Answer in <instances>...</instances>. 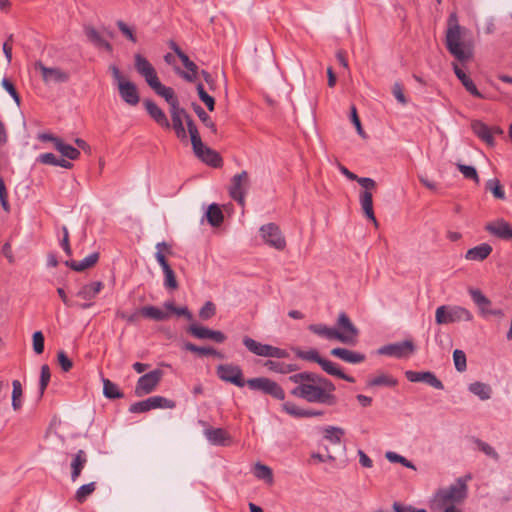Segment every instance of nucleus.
<instances>
[{
	"mask_svg": "<svg viewBox=\"0 0 512 512\" xmlns=\"http://www.w3.org/2000/svg\"><path fill=\"white\" fill-rule=\"evenodd\" d=\"M297 386L291 390L295 397L309 403L333 406L337 403L335 385L328 379L314 373L302 372L289 377Z\"/></svg>",
	"mask_w": 512,
	"mask_h": 512,
	"instance_id": "obj_1",
	"label": "nucleus"
},
{
	"mask_svg": "<svg viewBox=\"0 0 512 512\" xmlns=\"http://www.w3.org/2000/svg\"><path fill=\"white\" fill-rule=\"evenodd\" d=\"M468 30L459 24L456 12H452L447 19L445 44L449 53L458 61L464 63L472 59V44L465 40Z\"/></svg>",
	"mask_w": 512,
	"mask_h": 512,
	"instance_id": "obj_2",
	"label": "nucleus"
},
{
	"mask_svg": "<svg viewBox=\"0 0 512 512\" xmlns=\"http://www.w3.org/2000/svg\"><path fill=\"white\" fill-rule=\"evenodd\" d=\"M134 66L137 73L145 79L148 86L167 101L170 111L181 108L174 90L160 82L155 68L144 56L139 53L135 54Z\"/></svg>",
	"mask_w": 512,
	"mask_h": 512,
	"instance_id": "obj_3",
	"label": "nucleus"
},
{
	"mask_svg": "<svg viewBox=\"0 0 512 512\" xmlns=\"http://www.w3.org/2000/svg\"><path fill=\"white\" fill-rule=\"evenodd\" d=\"M471 475L459 477L456 481L444 488L438 489L432 499V505L435 508L441 509L449 505H460L468 497V482L471 480Z\"/></svg>",
	"mask_w": 512,
	"mask_h": 512,
	"instance_id": "obj_4",
	"label": "nucleus"
},
{
	"mask_svg": "<svg viewBox=\"0 0 512 512\" xmlns=\"http://www.w3.org/2000/svg\"><path fill=\"white\" fill-rule=\"evenodd\" d=\"M473 318V314L467 308L458 305H441L435 311V321L438 325L470 322Z\"/></svg>",
	"mask_w": 512,
	"mask_h": 512,
	"instance_id": "obj_5",
	"label": "nucleus"
},
{
	"mask_svg": "<svg viewBox=\"0 0 512 512\" xmlns=\"http://www.w3.org/2000/svg\"><path fill=\"white\" fill-rule=\"evenodd\" d=\"M112 77L118 87L122 100L131 106H136L140 101V96L136 85L128 80L116 65L109 67Z\"/></svg>",
	"mask_w": 512,
	"mask_h": 512,
	"instance_id": "obj_6",
	"label": "nucleus"
},
{
	"mask_svg": "<svg viewBox=\"0 0 512 512\" xmlns=\"http://www.w3.org/2000/svg\"><path fill=\"white\" fill-rule=\"evenodd\" d=\"M357 182L364 188L359 195L361 209L365 216L377 226V220L373 210V196L371 190L376 188V182L372 178L358 177Z\"/></svg>",
	"mask_w": 512,
	"mask_h": 512,
	"instance_id": "obj_7",
	"label": "nucleus"
},
{
	"mask_svg": "<svg viewBox=\"0 0 512 512\" xmlns=\"http://www.w3.org/2000/svg\"><path fill=\"white\" fill-rule=\"evenodd\" d=\"M244 346L253 354L261 357L286 358L289 356L285 349L278 348L269 344L260 343L250 337L243 338Z\"/></svg>",
	"mask_w": 512,
	"mask_h": 512,
	"instance_id": "obj_8",
	"label": "nucleus"
},
{
	"mask_svg": "<svg viewBox=\"0 0 512 512\" xmlns=\"http://www.w3.org/2000/svg\"><path fill=\"white\" fill-rule=\"evenodd\" d=\"M336 331L338 332V341L348 345L356 344L359 336V330L352 323L346 313L338 315L336 322Z\"/></svg>",
	"mask_w": 512,
	"mask_h": 512,
	"instance_id": "obj_9",
	"label": "nucleus"
},
{
	"mask_svg": "<svg viewBox=\"0 0 512 512\" xmlns=\"http://www.w3.org/2000/svg\"><path fill=\"white\" fill-rule=\"evenodd\" d=\"M247 385L252 390L262 391L278 400L285 399V392L275 381L266 377H257L247 380Z\"/></svg>",
	"mask_w": 512,
	"mask_h": 512,
	"instance_id": "obj_10",
	"label": "nucleus"
},
{
	"mask_svg": "<svg viewBox=\"0 0 512 512\" xmlns=\"http://www.w3.org/2000/svg\"><path fill=\"white\" fill-rule=\"evenodd\" d=\"M260 236L266 245L276 250L281 251L286 247L285 237L283 236L279 226L275 223L263 225L260 228Z\"/></svg>",
	"mask_w": 512,
	"mask_h": 512,
	"instance_id": "obj_11",
	"label": "nucleus"
},
{
	"mask_svg": "<svg viewBox=\"0 0 512 512\" xmlns=\"http://www.w3.org/2000/svg\"><path fill=\"white\" fill-rule=\"evenodd\" d=\"M250 186V179L247 171H242L233 176L229 188L230 196L242 207L245 205V195Z\"/></svg>",
	"mask_w": 512,
	"mask_h": 512,
	"instance_id": "obj_12",
	"label": "nucleus"
},
{
	"mask_svg": "<svg viewBox=\"0 0 512 512\" xmlns=\"http://www.w3.org/2000/svg\"><path fill=\"white\" fill-rule=\"evenodd\" d=\"M163 374L162 370L155 369L141 376L137 381L135 394L141 397L153 392L161 381Z\"/></svg>",
	"mask_w": 512,
	"mask_h": 512,
	"instance_id": "obj_13",
	"label": "nucleus"
},
{
	"mask_svg": "<svg viewBox=\"0 0 512 512\" xmlns=\"http://www.w3.org/2000/svg\"><path fill=\"white\" fill-rule=\"evenodd\" d=\"M174 407V401L169 400L163 396H153L146 400L132 404L129 408V411L132 413H143L157 408L173 409Z\"/></svg>",
	"mask_w": 512,
	"mask_h": 512,
	"instance_id": "obj_14",
	"label": "nucleus"
},
{
	"mask_svg": "<svg viewBox=\"0 0 512 512\" xmlns=\"http://www.w3.org/2000/svg\"><path fill=\"white\" fill-rule=\"evenodd\" d=\"M217 376L224 382L243 387L247 381L243 378L242 369L234 364H220L216 369Z\"/></svg>",
	"mask_w": 512,
	"mask_h": 512,
	"instance_id": "obj_15",
	"label": "nucleus"
},
{
	"mask_svg": "<svg viewBox=\"0 0 512 512\" xmlns=\"http://www.w3.org/2000/svg\"><path fill=\"white\" fill-rule=\"evenodd\" d=\"M35 68L40 71L43 81L46 84L65 83L69 80V73L59 67H46L38 62Z\"/></svg>",
	"mask_w": 512,
	"mask_h": 512,
	"instance_id": "obj_16",
	"label": "nucleus"
},
{
	"mask_svg": "<svg viewBox=\"0 0 512 512\" xmlns=\"http://www.w3.org/2000/svg\"><path fill=\"white\" fill-rule=\"evenodd\" d=\"M103 283L101 281H95L89 284L83 285L77 292V296L84 300L83 303H76V307L81 309H88L93 305L92 300L98 295L103 289Z\"/></svg>",
	"mask_w": 512,
	"mask_h": 512,
	"instance_id": "obj_17",
	"label": "nucleus"
},
{
	"mask_svg": "<svg viewBox=\"0 0 512 512\" xmlns=\"http://www.w3.org/2000/svg\"><path fill=\"white\" fill-rule=\"evenodd\" d=\"M471 127L473 132L489 146H493L495 144L494 135H500L503 133L500 127H489L479 120L473 121Z\"/></svg>",
	"mask_w": 512,
	"mask_h": 512,
	"instance_id": "obj_18",
	"label": "nucleus"
},
{
	"mask_svg": "<svg viewBox=\"0 0 512 512\" xmlns=\"http://www.w3.org/2000/svg\"><path fill=\"white\" fill-rule=\"evenodd\" d=\"M485 230L499 239L512 240V225L502 218L488 222Z\"/></svg>",
	"mask_w": 512,
	"mask_h": 512,
	"instance_id": "obj_19",
	"label": "nucleus"
},
{
	"mask_svg": "<svg viewBox=\"0 0 512 512\" xmlns=\"http://www.w3.org/2000/svg\"><path fill=\"white\" fill-rule=\"evenodd\" d=\"M414 351V344L412 341L406 340L400 343L389 344L379 349V353L397 358L406 357Z\"/></svg>",
	"mask_w": 512,
	"mask_h": 512,
	"instance_id": "obj_20",
	"label": "nucleus"
},
{
	"mask_svg": "<svg viewBox=\"0 0 512 512\" xmlns=\"http://www.w3.org/2000/svg\"><path fill=\"white\" fill-rule=\"evenodd\" d=\"M405 376L410 382H424L438 390H442L444 388L443 383L430 371L418 372L408 370L405 372Z\"/></svg>",
	"mask_w": 512,
	"mask_h": 512,
	"instance_id": "obj_21",
	"label": "nucleus"
},
{
	"mask_svg": "<svg viewBox=\"0 0 512 512\" xmlns=\"http://www.w3.org/2000/svg\"><path fill=\"white\" fill-rule=\"evenodd\" d=\"M204 436L209 443L216 446H227L231 442L229 433L222 428L207 427L204 430Z\"/></svg>",
	"mask_w": 512,
	"mask_h": 512,
	"instance_id": "obj_22",
	"label": "nucleus"
},
{
	"mask_svg": "<svg viewBox=\"0 0 512 512\" xmlns=\"http://www.w3.org/2000/svg\"><path fill=\"white\" fill-rule=\"evenodd\" d=\"M170 114L172 118V126L173 129L175 130L177 137L181 140L186 139L187 134L184 127V123L187 124V118H190V116L186 113V111L183 108L170 111Z\"/></svg>",
	"mask_w": 512,
	"mask_h": 512,
	"instance_id": "obj_23",
	"label": "nucleus"
},
{
	"mask_svg": "<svg viewBox=\"0 0 512 512\" xmlns=\"http://www.w3.org/2000/svg\"><path fill=\"white\" fill-rule=\"evenodd\" d=\"M193 151L201 161L212 167H219L222 164L220 155L216 151L205 146L203 143L199 149L193 148Z\"/></svg>",
	"mask_w": 512,
	"mask_h": 512,
	"instance_id": "obj_24",
	"label": "nucleus"
},
{
	"mask_svg": "<svg viewBox=\"0 0 512 512\" xmlns=\"http://www.w3.org/2000/svg\"><path fill=\"white\" fill-rule=\"evenodd\" d=\"M331 355L351 364H359L365 361L366 356L360 352L352 351L346 348H333Z\"/></svg>",
	"mask_w": 512,
	"mask_h": 512,
	"instance_id": "obj_25",
	"label": "nucleus"
},
{
	"mask_svg": "<svg viewBox=\"0 0 512 512\" xmlns=\"http://www.w3.org/2000/svg\"><path fill=\"white\" fill-rule=\"evenodd\" d=\"M145 108L150 117L160 126L169 129L170 123L164 113V111L153 101L145 100L144 101Z\"/></svg>",
	"mask_w": 512,
	"mask_h": 512,
	"instance_id": "obj_26",
	"label": "nucleus"
},
{
	"mask_svg": "<svg viewBox=\"0 0 512 512\" xmlns=\"http://www.w3.org/2000/svg\"><path fill=\"white\" fill-rule=\"evenodd\" d=\"M452 67L457 78L471 95L477 98H484L483 94L477 89L472 79L458 66V64L452 63Z\"/></svg>",
	"mask_w": 512,
	"mask_h": 512,
	"instance_id": "obj_27",
	"label": "nucleus"
},
{
	"mask_svg": "<svg viewBox=\"0 0 512 512\" xmlns=\"http://www.w3.org/2000/svg\"><path fill=\"white\" fill-rule=\"evenodd\" d=\"M88 457L84 450H78L74 455L71 461V480L75 482L79 476L85 465L87 464Z\"/></svg>",
	"mask_w": 512,
	"mask_h": 512,
	"instance_id": "obj_28",
	"label": "nucleus"
},
{
	"mask_svg": "<svg viewBox=\"0 0 512 512\" xmlns=\"http://www.w3.org/2000/svg\"><path fill=\"white\" fill-rule=\"evenodd\" d=\"M469 294L478 307L480 315L487 317L489 309H491V301L478 289H469Z\"/></svg>",
	"mask_w": 512,
	"mask_h": 512,
	"instance_id": "obj_29",
	"label": "nucleus"
},
{
	"mask_svg": "<svg viewBox=\"0 0 512 512\" xmlns=\"http://www.w3.org/2000/svg\"><path fill=\"white\" fill-rule=\"evenodd\" d=\"M491 252L492 246L487 243H482L469 249L465 254V258L470 261H483L491 254Z\"/></svg>",
	"mask_w": 512,
	"mask_h": 512,
	"instance_id": "obj_30",
	"label": "nucleus"
},
{
	"mask_svg": "<svg viewBox=\"0 0 512 512\" xmlns=\"http://www.w3.org/2000/svg\"><path fill=\"white\" fill-rule=\"evenodd\" d=\"M84 32L87 39L97 48H103L107 51L112 50L111 44L94 27L86 26Z\"/></svg>",
	"mask_w": 512,
	"mask_h": 512,
	"instance_id": "obj_31",
	"label": "nucleus"
},
{
	"mask_svg": "<svg viewBox=\"0 0 512 512\" xmlns=\"http://www.w3.org/2000/svg\"><path fill=\"white\" fill-rule=\"evenodd\" d=\"M319 365L329 375L339 377L350 383L355 382V379L352 376H349L342 372L338 365L330 360L322 358Z\"/></svg>",
	"mask_w": 512,
	"mask_h": 512,
	"instance_id": "obj_32",
	"label": "nucleus"
},
{
	"mask_svg": "<svg viewBox=\"0 0 512 512\" xmlns=\"http://www.w3.org/2000/svg\"><path fill=\"white\" fill-rule=\"evenodd\" d=\"M155 248V258L161 266L162 270L171 268L167 262V257L173 254L171 246L166 242H159L156 244Z\"/></svg>",
	"mask_w": 512,
	"mask_h": 512,
	"instance_id": "obj_33",
	"label": "nucleus"
},
{
	"mask_svg": "<svg viewBox=\"0 0 512 512\" xmlns=\"http://www.w3.org/2000/svg\"><path fill=\"white\" fill-rule=\"evenodd\" d=\"M309 330L324 338V339H327V340H337L338 341V332L336 331V328L335 327H329L325 324H311L309 326Z\"/></svg>",
	"mask_w": 512,
	"mask_h": 512,
	"instance_id": "obj_34",
	"label": "nucleus"
},
{
	"mask_svg": "<svg viewBox=\"0 0 512 512\" xmlns=\"http://www.w3.org/2000/svg\"><path fill=\"white\" fill-rule=\"evenodd\" d=\"M99 259L98 253H92L88 256H86L81 261H66L65 264L69 266L71 269L81 272L84 271L87 268L92 267L97 263Z\"/></svg>",
	"mask_w": 512,
	"mask_h": 512,
	"instance_id": "obj_35",
	"label": "nucleus"
},
{
	"mask_svg": "<svg viewBox=\"0 0 512 512\" xmlns=\"http://www.w3.org/2000/svg\"><path fill=\"white\" fill-rule=\"evenodd\" d=\"M468 390L483 401L490 399L492 395V388L483 382L477 381L469 384Z\"/></svg>",
	"mask_w": 512,
	"mask_h": 512,
	"instance_id": "obj_36",
	"label": "nucleus"
},
{
	"mask_svg": "<svg viewBox=\"0 0 512 512\" xmlns=\"http://www.w3.org/2000/svg\"><path fill=\"white\" fill-rule=\"evenodd\" d=\"M142 316L156 321H164L169 318V313L155 306H144L140 310Z\"/></svg>",
	"mask_w": 512,
	"mask_h": 512,
	"instance_id": "obj_37",
	"label": "nucleus"
},
{
	"mask_svg": "<svg viewBox=\"0 0 512 512\" xmlns=\"http://www.w3.org/2000/svg\"><path fill=\"white\" fill-rule=\"evenodd\" d=\"M344 434V429L336 426H327L323 429L324 439L331 444H340Z\"/></svg>",
	"mask_w": 512,
	"mask_h": 512,
	"instance_id": "obj_38",
	"label": "nucleus"
},
{
	"mask_svg": "<svg viewBox=\"0 0 512 512\" xmlns=\"http://www.w3.org/2000/svg\"><path fill=\"white\" fill-rule=\"evenodd\" d=\"M264 366L273 372L281 373V374H288L290 372L296 371L297 366L294 364H287L283 362L268 360L265 362Z\"/></svg>",
	"mask_w": 512,
	"mask_h": 512,
	"instance_id": "obj_39",
	"label": "nucleus"
},
{
	"mask_svg": "<svg viewBox=\"0 0 512 512\" xmlns=\"http://www.w3.org/2000/svg\"><path fill=\"white\" fill-rule=\"evenodd\" d=\"M39 161L43 164L60 166L66 169H70L72 164L70 161L65 159H58L53 153H44L39 156Z\"/></svg>",
	"mask_w": 512,
	"mask_h": 512,
	"instance_id": "obj_40",
	"label": "nucleus"
},
{
	"mask_svg": "<svg viewBox=\"0 0 512 512\" xmlns=\"http://www.w3.org/2000/svg\"><path fill=\"white\" fill-rule=\"evenodd\" d=\"M254 476L258 479L264 480L268 484L273 483V473L267 465L256 463L253 468Z\"/></svg>",
	"mask_w": 512,
	"mask_h": 512,
	"instance_id": "obj_41",
	"label": "nucleus"
},
{
	"mask_svg": "<svg viewBox=\"0 0 512 512\" xmlns=\"http://www.w3.org/2000/svg\"><path fill=\"white\" fill-rule=\"evenodd\" d=\"M368 386H387L394 387L398 384V381L388 374H379L368 381Z\"/></svg>",
	"mask_w": 512,
	"mask_h": 512,
	"instance_id": "obj_42",
	"label": "nucleus"
},
{
	"mask_svg": "<svg viewBox=\"0 0 512 512\" xmlns=\"http://www.w3.org/2000/svg\"><path fill=\"white\" fill-rule=\"evenodd\" d=\"M206 218L212 226H219L223 222V213L217 204H211L208 207Z\"/></svg>",
	"mask_w": 512,
	"mask_h": 512,
	"instance_id": "obj_43",
	"label": "nucleus"
},
{
	"mask_svg": "<svg viewBox=\"0 0 512 512\" xmlns=\"http://www.w3.org/2000/svg\"><path fill=\"white\" fill-rule=\"evenodd\" d=\"M56 149L69 160H76L80 156V152L77 148L65 144L62 140L56 141Z\"/></svg>",
	"mask_w": 512,
	"mask_h": 512,
	"instance_id": "obj_44",
	"label": "nucleus"
},
{
	"mask_svg": "<svg viewBox=\"0 0 512 512\" xmlns=\"http://www.w3.org/2000/svg\"><path fill=\"white\" fill-rule=\"evenodd\" d=\"M12 407L15 411L20 410L22 407L23 390L19 380L12 381Z\"/></svg>",
	"mask_w": 512,
	"mask_h": 512,
	"instance_id": "obj_45",
	"label": "nucleus"
},
{
	"mask_svg": "<svg viewBox=\"0 0 512 512\" xmlns=\"http://www.w3.org/2000/svg\"><path fill=\"white\" fill-rule=\"evenodd\" d=\"M184 348L190 352L198 353L199 355L222 357V355L212 347H198L193 343L187 342L184 344Z\"/></svg>",
	"mask_w": 512,
	"mask_h": 512,
	"instance_id": "obj_46",
	"label": "nucleus"
},
{
	"mask_svg": "<svg viewBox=\"0 0 512 512\" xmlns=\"http://www.w3.org/2000/svg\"><path fill=\"white\" fill-rule=\"evenodd\" d=\"M95 489V482L84 484L77 489L75 493V499L77 500V502L83 503L95 491Z\"/></svg>",
	"mask_w": 512,
	"mask_h": 512,
	"instance_id": "obj_47",
	"label": "nucleus"
},
{
	"mask_svg": "<svg viewBox=\"0 0 512 512\" xmlns=\"http://www.w3.org/2000/svg\"><path fill=\"white\" fill-rule=\"evenodd\" d=\"M385 458L391 463H399L406 468L416 470L415 465L411 461H409L408 459H406L405 457H403L402 455H400L396 452H393V451L386 452Z\"/></svg>",
	"mask_w": 512,
	"mask_h": 512,
	"instance_id": "obj_48",
	"label": "nucleus"
},
{
	"mask_svg": "<svg viewBox=\"0 0 512 512\" xmlns=\"http://www.w3.org/2000/svg\"><path fill=\"white\" fill-rule=\"evenodd\" d=\"M187 128L188 132L190 134V139L192 143V147L199 149L202 146V140L199 135L198 129L194 122L192 121L191 117L187 118Z\"/></svg>",
	"mask_w": 512,
	"mask_h": 512,
	"instance_id": "obj_49",
	"label": "nucleus"
},
{
	"mask_svg": "<svg viewBox=\"0 0 512 512\" xmlns=\"http://www.w3.org/2000/svg\"><path fill=\"white\" fill-rule=\"evenodd\" d=\"M51 372L47 364L41 366L40 381H39V397L44 395V392L50 382Z\"/></svg>",
	"mask_w": 512,
	"mask_h": 512,
	"instance_id": "obj_50",
	"label": "nucleus"
},
{
	"mask_svg": "<svg viewBox=\"0 0 512 512\" xmlns=\"http://www.w3.org/2000/svg\"><path fill=\"white\" fill-rule=\"evenodd\" d=\"M103 393L110 399L122 397V393L119 391L118 386L108 379H103Z\"/></svg>",
	"mask_w": 512,
	"mask_h": 512,
	"instance_id": "obj_51",
	"label": "nucleus"
},
{
	"mask_svg": "<svg viewBox=\"0 0 512 512\" xmlns=\"http://www.w3.org/2000/svg\"><path fill=\"white\" fill-rule=\"evenodd\" d=\"M474 443L476 445V448L483 452L488 457L494 459L495 461L499 460V454L496 452V450L488 443L476 438L474 439Z\"/></svg>",
	"mask_w": 512,
	"mask_h": 512,
	"instance_id": "obj_52",
	"label": "nucleus"
},
{
	"mask_svg": "<svg viewBox=\"0 0 512 512\" xmlns=\"http://www.w3.org/2000/svg\"><path fill=\"white\" fill-rule=\"evenodd\" d=\"M295 353L298 358L306 361H311L315 363H320L322 357L319 355L318 351L316 349H309V350H301L296 349Z\"/></svg>",
	"mask_w": 512,
	"mask_h": 512,
	"instance_id": "obj_53",
	"label": "nucleus"
},
{
	"mask_svg": "<svg viewBox=\"0 0 512 512\" xmlns=\"http://www.w3.org/2000/svg\"><path fill=\"white\" fill-rule=\"evenodd\" d=\"M187 331H188V333H190L195 338H198V339H210V335H211V331L212 330L207 328V327H204V326H199L197 324H191L188 327Z\"/></svg>",
	"mask_w": 512,
	"mask_h": 512,
	"instance_id": "obj_54",
	"label": "nucleus"
},
{
	"mask_svg": "<svg viewBox=\"0 0 512 512\" xmlns=\"http://www.w3.org/2000/svg\"><path fill=\"white\" fill-rule=\"evenodd\" d=\"M486 188L490 190L497 199H505V192L498 179H490L486 182Z\"/></svg>",
	"mask_w": 512,
	"mask_h": 512,
	"instance_id": "obj_55",
	"label": "nucleus"
},
{
	"mask_svg": "<svg viewBox=\"0 0 512 512\" xmlns=\"http://www.w3.org/2000/svg\"><path fill=\"white\" fill-rule=\"evenodd\" d=\"M194 111L197 114V116L199 117V119L203 122V124L206 127H208L209 129H211V131L213 133H216V131H217L216 126H215L214 122L212 121V119L210 118V116L204 111V109L199 105H195Z\"/></svg>",
	"mask_w": 512,
	"mask_h": 512,
	"instance_id": "obj_56",
	"label": "nucleus"
},
{
	"mask_svg": "<svg viewBox=\"0 0 512 512\" xmlns=\"http://www.w3.org/2000/svg\"><path fill=\"white\" fill-rule=\"evenodd\" d=\"M458 170L463 174L466 179L473 180L476 184L480 182L478 173L473 166L464 165L461 163L457 164Z\"/></svg>",
	"mask_w": 512,
	"mask_h": 512,
	"instance_id": "obj_57",
	"label": "nucleus"
},
{
	"mask_svg": "<svg viewBox=\"0 0 512 512\" xmlns=\"http://www.w3.org/2000/svg\"><path fill=\"white\" fill-rule=\"evenodd\" d=\"M197 92L200 100L206 105L209 111H213L215 107V100L212 96L207 94L202 84L197 85Z\"/></svg>",
	"mask_w": 512,
	"mask_h": 512,
	"instance_id": "obj_58",
	"label": "nucleus"
},
{
	"mask_svg": "<svg viewBox=\"0 0 512 512\" xmlns=\"http://www.w3.org/2000/svg\"><path fill=\"white\" fill-rule=\"evenodd\" d=\"M453 361L457 371L463 372L467 368L466 355L462 350H454Z\"/></svg>",
	"mask_w": 512,
	"mask_h": 512,
	"instance_id": "obj_59",
	"label": "nucleus"
},
{
	"mask_svg": "<svg viewBox=\"0 0 512 512\" xmlns=\"http://www.w3.org/2000/svg\"><path fill=\"white\" fill-rule=\"evenodd\" d=\"M164 308L167 310L168 313H175L178 316H184L188 320H192V314L186 307L177 308L175 307L173 302L168 301L164 303Z\"/></svg>",
	"mask_w": 512,
	"mask_h": 512,
	"instance_id": "obj_60",
	"label": "nucleus"
},
{
	"mask_svg": "<svg viewBox=\"0 0 512 512\" xmlns=\"http://www.w3.org/2000/svg\"><path fill=\"white\" fill-rule=\"evenodd\" d=\"M33 350L36 354H42L44 351V335L41 331H36L32 335Z\"/></svg>",
	"mask_w": 512,
	"mask_h": 512,
	"instance_id": "obj_61",
	"label": "nucleus"
},
{
	"mask_svg": "<svg viewBox=\"0 0 512 512\" xmlns=\"http://www.w3.org/2000/svg\"><path fill=\"white\" fill-rule=\"evenodd\" d=\"M164 273V286L168 289L175 290L178 287L176 276L172 268L163 270Z\"/></svg>",
	"mask_w": 512,
	"mask_h": 512,
	"instance_id": "obj_62",
	"label": "nucleus"
},
{
	"mask_svg": "<svg viewBox=\"0 0 512 512\" xmlns=\"http://www.w3.org/2000/svg\"><path fill=\"white\" fill-rule=\"evenodd\" d=\"M116 25L118 29L121 31V33L130 41L133 43L137 42V38L135 36L134 30L129 27L124 21L118 20L116 22Z\"/></svg>",
	"mask_w": 512,
	"mask_h": 512,
	"instance_id": "obj_63",
	"label": "nucleus"
},
{
	"mask_svg": "<svg viewBox=\"0 0 512 512\" xmlns=\"http://www.w3.org/2000/svg\"><path fill=\"white\" fill-rule=\"evenodd\" d=\"M215 313H216L215 305L212 302L208 301L200 309L199 316L203 320H208V319L212 318L215 315Z\"/></svg>",
	"mask_w": 512,
	"mask_h": 512,
	"instance_id": "obj_64",
	"label": "nucleus"
}]
</instances>
